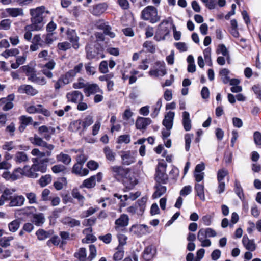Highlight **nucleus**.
Returning a JSON list of instances; mask_svg holds the SVG:
<instances>
[{
    "label": "nucleus",
    "instance_id": "1",
    "mask_svg": "<svg viewBox=\"0 0 261 261\" xmlns=\"http://www.w3.org/2000/svg\"><path fill=\"white\" fill-rule=\"evenodd\" d=\"M160 16L158 14L157 9L153 6H148L143 9L141 13V18L148 21L151 23H155L160 20Z\"/></svg>",
    "mask_w": 261,
    "mask_h": 261
},
{
    "label": "nucleus",
    "instance_id": "2",
    "mask_svg": "<svg viewBox=\"0 0 261 261\" xmlns=\"http://www.w3.org/2000/svg\"><path fill=\"white\" fill-rule=\"evenodd\" d=\"M169 23V21L168 20L164 19L159 24L154 36V39L155 41H160L161 40H164L166 36L169 35V29L164 25V24L168 25Z\"/></svg>",
    "mask_w": 261,
    "mask_h": 261
},
{
    "label": "nucleus",
    "instance_id": "3",
    "mask_svg": "<svg viewBox=\"0 0 261 261\" xmlns=\"http://www.w3.org/2000/svg\"><path fill=\"white\" fill-rule=\"evenodd\" d=\"M146 202V198L144 197H142L141 199H138L134 205L127 207V212L132 215L137 213L138 215H142L145 209Z\"/></svg>",
    "mask_w": 261,
    "mask_h": 261
},
{
    "label": "nucleus",
    "instance_id": "4",
    "mask_svg": "<svg viewBox=\"0 0 261 261\" xmlns=\"http://www.w3.org/2000/svg\"><path fill=\"white\" fill-rule=\"evenodd\" d=\"M110 170L113 176L117 180L127 176L130 171L129 168H124L121 166H111Z\"/></svg>",
    "mask_w": 261,
    "mask_h": 261
},
{
    "label": "nucleus",
    "instance_id": "5",
    "mask_svg": "<svg viewBox=\"0 0 261 261\" xmlns=\"http://www.w3.org/2000/svg\"><path fill=\"white\" fill-rule=\"evenodd\" d=\"M44 18H31V24L27 25L25 29H30L32 31H40L42 29L44 22H43Z\"/></svg>",
    "mask_w": 261,
    "mask_h": 261
},
{
    "label": "nucleus",
    "instance_id": "6",
    "mask_svg": "<svg viewBox=\"0 0 261 261\" xmlns=\"http://www.w3.org/2000/svg\"><path fill=\"white\" fill-rule=\"evenodd\" d=\"M152 123L151 119L149 117L138 116L135 122L136 129L145 130L147 127Z\"/></svg>",
    "mask_w": 261,
    "mask_h": 261
},
{
    "label": "nucleus",
    "instance_id": "7",
    "mask_svg": "<svg viewBox=\"0 0 261 261\" xmlns=\"http://www.w3.org/2000/svg\"><path fill=\"white\" fill-rule=\"evenodd\" d=\"M67 39L72 43L73 48L77 49L79 48V37L77 36L75 30L69 29L67 31Z\"/></svg>",
    "mask_w": 261,
    "mask_h": 261
},
{
    "label": "nucleus",
    "instance_id": "8",
    "mask_svg": "<svg viewBox=\"0 0 261 261\" xmlns=\"http://www.w3.org/2000/svg\"><path fill=\"white\" fill-rule=\"evenodd\" d=\"M122 183L125 187L124 192L132 190L138 184V180L134 176L127 175L123 178Z\"/></svg>",
    "mask_w": 261,
    "mask_h": 261
},
{
    "label": "nucleus",
    "instance_id": "9",
    "mask_svg": "<svg viewBox=\"0 0 261 261\" xmlns=\"http://www.w3.org/2000/svg\"><path fill=\"white\" fill-rule=\"evenodd\" d=\"M97 27L98 29L102 30L105 35L108 36L111 38L115 37V34L111 31L112 28L109 25L108 22L100 20L97 23Z\"/></svg>",
    "mask_w": 261,
    "mask_h": 261
},
{
    "label": "nucleus",
    "instance_id": "10",
    "mask_svg": "<svg viewBox=\"0 0 261 261\" xmlns=\"http://www.w3.org/2000/svg\"><path fill=\"white\" fill-rule=\"evenodd\" d=\"M154 179L155 183L166 184L168 181V176L166 173V171H162L161 169L156 168Z\"/></svg>",
    "mask_w": 261,
    "mask_h": 261
},
{
    "label": "nucleus",
    "instance_id": "11",
    "mask_svg": "<svg viewBox=\"0 0 261 261\" xmlns=\"http://www.w3.org/2000/svg\"><path fill=\"white\" fill-rule=\"evenodd\" d=\"M174 116L175 113L172 111H169L165 115L164 119L162 121V124L166 127L167 130H170L173 127Z\"/></svg>",
    "mask_w": 261,
    "mask_h": 261
},
{
    "label": "nucleus",
    "instance_id": "12",
    "mask_svg": "<svg viewBox=\"0 0 261 261\" xmlns=\"http://www.w3.org/2000/svg\"><path fill=\"white\" fill-rule=\"evenodd\" d=\"M15 172H20L22 175L26 176L29 178H37L38 176V174L34 173L32 171L28 165H25L22 169L21 168H17L14 170Z\"/></svg>",
    "mask_w": 261,
    "mask_h": 261
},
{
    "label": "nucleus",
    "instance_id": "13",
    "mask_svg": "<svg viewBox=\"0 0 261 261\" xmlns=\"http://www.w3.org/2000/svg\"><path fill=\"white\" fill-rule=\"evenodd\" d=\"M101 51H102V48L99 45H95L93 48L90 47H86V58L89 60L93 59L95 58Z\"/></svg>",
    "mask_w": 261,
    "mask_h": 261
},
{
    "label": "nucleus",
    "instance_id": "14",
    "mask_svg": "<svg viewBox=\"0 0 261 261\" xmlns=\"http://www.w3.org/2000/svg\"><path fill=\"white\" fill-rule=\"evenodd\" d=\"M66 97L68 101L76 103L80 97V100L83 101L84 96L82 93L79 91H73L66 94Z\"/></svg>",
    "mask_w": 261,
    "mask_h": 261
},
{
    "label": "nucleus",
    "instance_id": "15",
    "mask_svg": "<svg viewBox=\"0 0 261 261\" xmlns=\"http://www.w3.org/2000/svg\"><path fill=\"white\" fill-rule=\"evenodd\" d=\"M18 92L19 93H24L28 95L34 96L38 93V91L30 85H22L19 87Z\"/></svg>",
    "mask_w": 261,
    "mask_h": 261
},
{
    "label": "nucleus",
    "instance_id": "16",
    "mask_svg": "<svg viewBox=\"0 0 261 261\" xmlns=\"http://www.w3.org/2000/svg\"><path fill=\"white\" fill-rule=\"evenodd\" d=\"M68 130L72 132H79L80 135L84 134V132H81L82 127V119H79L72 121L69 124Z\"/></svg>",
    "mask_w": 261,
    "mask_h": 261
},
{
    "label": "nucleus",
    "instance_id": "17",
    "mask_svg": "<svg viewBox=\"0 0 261 261\" xmlns=\"http://www.w3.org/2000/svg\"><path fill=\"white\" fill-rule=\"evenodd\" d=\"M155 191L152 194L153 199H157L165 194L167 191V188L165 186L161 185V184L155 183L154 187Z\"/></svg>",
    "mask_w": 261,
    "mask_h": 261
},
{
    "label": "nucleus",
    "instance_id": "18",
    "mask_svg": "<svg viewBox=\"0 0 261 261\" xmlns=\"http://www.w3.org/2000/svg\"><path fill=\"white\" fill-rule=\"evenodd\" d=\"M45 11V7L44 6H41L37 7L35 9H31L30 10V13L31 18H44L43 14Z\"/></svg>",
    "mask_w": 261,
    "mask_h": 261
},
{
    "label": "nucleus",
    "instance_id": "19",
    "mask_svg": "<svg viewBox=\"0 0 261 261\" xmlns=\"http://www.w3.org/2000/svg\"><path fill=\"white\" fill-rule=\"evenodd\" d=\"M25 198L22 195L12 196L9 202V206L10 207L20 206L23 204Z\"/></svg>",
    "mask_w": 261,
    "mask_h": 261
},
{
    "label": "nucleus",
    "instance_id": "20",
    "mask_svg": "<svg viewBox=\"0 0 261 261\" xmlns=\"http://www.w3.org/2000/svg\"><path fill=\"white\" fill-rule=\"evenodd\" d=\"M182 124L186 131H189L191 129V121L190 118V114L187 111H184L182 113Z\"/></svg>",
    "mask_w": 261,
    "mask_h": 261
},
{
    "label": "nucleus",
    "instance_id": "21",
    "mask_svg": "<svg viewBox=\"0 0 261 261\" xmlns=\"http://www.w3.org/2000/svg\"><path fill=\"white\" fill-rule=\"evenodd\" d=\"M100 91V89L96 84H88L84 88V92L87 96H89L91 94H94Z\"/></svg>",
    "mask_w": 261,
    "mask_h": 261
},
{
    "label": "nucleus",
    "instance_id": "22",
    "mask_svg": "<svg viewBox=\"0 0 261 261\" xmlns=\"http://www.w3.org/2000/svg\"><path fill=\"white\" fill-rule=\"evenodd\" d=\"M49 161L48 158L41 159L39 161V163L37 164V166L35 168H33L32 171L35 173L36 171H39L41 173H45L47 170V163Z\"/></svg>",
    "mask_w": 261,
    "mask_h": 261
},
{
    "label": "nucleus",
    "instance_id": "23",
    "mask_svg": "<svg viewBox=\"0 0 261 261\" xmlns=\"http://www.w3.org/2000/svg\"><path fill=\"white\" fill-rule=\"evenodd\" d=\"M154 254L152 246L149 245L145 248L142 253V257L145 261H150L153 258Z\"/></svg>",
    "mask_w": 261,
    "mask_h": 261
},
{
    "label": "nucleus",
    "instance_id": "24",
    "mask_svg": "<svg viewBox=\"0 0 261 261\" xmlns=\"http://www.w3.org/2000/svg\"><path fill=\"white\" fill-rule=\"evenodd\" d=\"M53 233V230L46 231L43 229H39L36 232L35 234L39 240H44L49 238Z\"/></svg>",
    "mask_w": 261,
    "mask_h": 261
},
{
    "label": "nucleus",
    "instance_id": "25",
    "mask_svg": "<svg viewBox=\"0 0 261 261\" xmlns=\"http://www.w3.org/2000/svg\"><path fill=\"white\" fill-rule=\"evenodd\" d=\"M107 5L103 3L94 6L91 12L92 14L95 16H99L103 13L107 9Z\"/></svg>",
    "mask_w": 261,
    "mask_h": 261
},
{
    "label": "nucleus",
    "instance_id": "26",
    "mask_svg": "<svg viewBox=\"0 0 261 261\" xmlns=\"http://www.w3.org/2000/svg\"><path fill=\"white\" fill-rule=\"evenodd\" d=\"M121 155L122 162L123 165H129L135 162V158L130 154V151H123Z\"/></svg>",
    "mask_w": 261,
    "mask_h": 261
},
{
    "label": "nucleus",
    "instance_id": "27",
    "mask_svg": "<svg viewBox=\"0 0 261 261\" xmlns=\"http://www.w3.org/2000/svg\"><path fill=\"white\" fill-rule=\"evenodd\" d=\"M129 218L126 214H123L121 215L120 217L116 219L115 224L119 227H125L128 225Z\"/></svg>",
    "mask_w": 261,
    "mask_h": 261
},
{
    "label": "nucleus",
    "instance_id": "28",
    "mask_svg": "<svg viewBox=\"0 0 261 261\" xmlns=\"http://www.w3.org/2000/svg\"><path fill=\"white\" fill-rule=\"evenodd\" d=\"M96 185L95 176H91L89 178L85 179L80 188H86L87 189H91L93 188Z\"/></svg>",
    "mask_w": 261,
    "mask_h": 261
},
{
    "label": "nucleus",
    "instance_id": "29",
    "mask_svg": "<svg viewBox=\"0 0 261 261\" xmlns=\"http://www.w3.org/2000/svg\"><path fill=\"white\" fill-rule=\"evenodd\" d=\"M93 122L94 120L92 116H86L83 119H82V130H81V132H85Z\"/></svg>",
    "mask_w": 261,
    "mask_h": 261
},
{
    "label": "nucleus",
    "instance_id": "30",
    "mask_svg": "<svg viewBox=\"0 0 261 261\" xmlns=\"http://www.w3.org/2000/svg\"><path fill=\"white\" fill-rule=\"evenodd\" d=\"M194 189L196 192V195L199 197L201 200L204 201L205 198L204 192V185L201 184H196Z\"/></svg>",
    "mask_w": 261,
    "mask_h": 261
},
{
    "label": "nucleus",
    "instance_id": "31",
    "mask_svg": "<svg viewBox=\"0 0 261 261\" xmlns=\"http://www.w3.org/2000/svg\"><path fill=\"white\" fill-rule=\"evenodd\" d=\"M9 15L13 17H16L18 16L23 15V11L22 8H9L6 9Z\"/></svg>",
    "mask_w": 261,
    "mask_h": 261
},
{
    "label": "nucleus",
    "instance_id": "32",
    "mask_svg": "<svg viewBox=\"0 0 261 261\" xmlns=\"http://www.w3.org/2000/svg\"><path fill=\"white\" fill-rule=\"evenodd\" d=\"M32 222L37 226H41L45 222L43 214L40 213L33 214Z\"/></svg>",
    "mask_w": 261,
    "mask_h": 261
},
{
    "label": "nucleus",
    "instance_id": "33",
    "mask_svg": "<svg viewBox=\"0 0 261 261\" xmlns=\"http://www.w3.org/2000/svg\"><path fill=\"white\" fill-rule=\"evenodd\" d=\"M15 189H14L5 188L2 192V194L1 197L3 199L5 202L8 200L10 201L12 197V194L14 192H15Z\"/></svg>",
    "mask_w": 261,
    "mask_h": 261
},
{
    "label": "nucleus",
    "instance_id": "34",
    "mask_svg": "<svg viewBox=\"0 0 261 261\" xmlns=\"http://www.w3.org/2000/svg\"><path fill=\"white\" fill-rule=\"evenodd\" d=\"M74 76L73 72L69 70L64 74L61 75L59 78L62 81V84L65 85L71 82Z\"/></svg>",
    "mask_w": 261,
    "mask_h": 261
},
{
    "label": "nucleus",
    "instance_id": "35",
    "mask_svg": "<svg viewBox=\"0 0 261 261\" xmlns=\"http://www.w3.org/2000/svg\"><path fill=\"white\" fill-rule=\"evenodd\" d=\"M21 219H16L8 224V228L10 231L16 232L19 228L21 224Z\"/></svg>",
    "mask_w": 261,
    "mask_h": 261
},
{
    "label": "nucleus",
    "instance_id": "36",
    "mask_svg": "<svg viewBox=\"0 0 261 261\" xmlns=\"http://www.w3.org/2000/svg\"><path fill=\"white\" fill-rule=\"evenodd\" d=\"M234 191L241 200L244 199L243 190L240 182L236 180L234 182Z\"/></svg>",
    "mask_w": 261,
    "mask_h": 261
},
{
    "label": "nucleus",
    "instance_id": "37",
    "mask_svg": "<svg viewBox=\"0 0 261 261\" xmlns=\"http://www.w3.org/2000/svg\"><path fill=\"white\" fill-rule=\"evenodd\" d=\"M14 160L17 163L20 164L28 161V157L24 152L17 151L15 154Z\"/></svg>",
    "mask_w": 261,
    "mask_h": 261
},
{
    "label": "nucleus",
    "instance_id": "38",
    "mask_svg": "<svg viewBox=\"0 0 261 261\" xmlns=\"http://www.w3.org/2000/svg\"><path fill=\"white\" fill-rule=\"evenodd\" d=\"M67 184V179L65 177L59 178L57 181L54 182V187L58 190H61L63 188V185L66 186Z\"/></svg>",
    "mask_w": 261,
    "mask_h": 261
},
{
    "label": "nucleus",
    "instance_id": "39",
    "mask_svg": "<svg viewBox=\"0 0 261 261\" xmlns=\"http://www.w3.org/2000/svg\"><path fill=\"white\" fill-rule=\"evenodd\" d=\"M14 98L15 95L13 93L8 95L9 102H7L6 103L3 104L4 106L2 108L3 110L7 111L13 108L14 105L12 103V101L14 100Z\"/></svg>",
    "mask_w": 261,
    "mask_h": 261
},
{
    "label": "nucleus",
    "instance_id": "40",
    "mask_svg": "<svg viewBox=\"0 0 261 261\" xmlns=\"http://www.w3.org/2000/svg\"><path fill=\"white\" fill-rule=\"evenodd\" d=\"M129 231L137 236H141L143 234H145L140 224L133 225L129 228Z\"/></svg>",
    "mask_w": 261,
    "mask_h": 261
},
{
    "label": "nucleus",
    "instance_id": "41",
    "mask_svg": "<svg viewBox=\"0 0 261 261\" xmlns=\"http://www.w3.org/2000/svg\"><path fill=\"white\" fill-rule=\"evenodd\" d=\"M51 176L50 174L42 176L39 180V184L40 187H44L51 182Z\"/></svg>",
    "mask_w": 261,
    "mask_h": 261
},
{
    "label": "nucleus",
    "instance_id": "42",
    "mask_svg": "<svg viewBox=\"0 0 261 261\" xmlns=\"http://www.w3.org/2000/svg\"><path fill=\"white\" fill-rule=\"evenodd\" d=\"M103 152L106 155V159L111 162L115 160V153L108 147L106 146L103 149Z\"/></svg>",
    "mask_w": 261,
    "mask_h": 261
},
{
    "label": "nucleus",
    "instance_id": "43",
    "mask_svg": "<svg viewBox=\"0 0 261 261\" xmlns=\"http://www.w3.org/2000/svg\"><path fill=\"white\" fill-rule=\"evenodd\" d=\"M57 160L59 162H61L65 165H68L71 161L70 156L67 154L61 153L57 156Z\"/></svg>",
    "mask_w": 261,
    "mask_h": 261
},
{
    "label": "nucleus",
    "instance_id": "44",
    "mask_svg": "<svg viewBox=\"0 0 261 261\" xmlns=\"http://www.w3.org/2000/svg\"><path fill=\"white\" fill-rule=\"evenodd\" d=\"M86 250L85 248H81L78 252L74 253V257L77 258L80 261H87Z\"/></svg>",
    "mask_w": 261,
    "mask_h": 261
},
{
    "label": "nucleus",
    "instance_id": "45",
    "mask_svg": "<svg viewBox=\"0 0 261 261\" xmlns=\"http://www.w3.org/2000/svg\"><path fill=\"white\" fill-rule=\"evenodd\" d=\"M29 140L34 145H35L36 146H41V147L43 146V145L45 142V141H43L41 138L38 137L36 134L34 135V137L33 138L30 137L29 138Z\"/></svg>",
    "mask_w": 261,
    "mask_h": 261
},
{
    "label": "nucleus",
    "instance_id": "46",
    "mask_svg": "<svg viewBox=\"0 0 261 261\" xmlns=\"http://www.w3.org/2000/svg\"><path fill=\"white\" fill-rule=\"evenodd\" d=\"M155 65L159 67L161 73V76H163L167 74L165 63L163 61H157L155 62Z\"/></svg>",
    "mask_w": 261,
    "mask_h": 261
},
{
    "label": "nucleus",
    "instance_id": "47",
    "mask_svg": "<svg viewBox=\"0 0 261 261\" xmlns=\"http://www.w3.org/2000/svg\"><path fill=\"white\" fill-rule=\"evenodd\" d=\"M116 249L117 251L114 253L113 258L115 261H119L123 257L124 251L123 248L117 247Z\"/></svg>",
    "mask_w": 261,
    "mask_h": 261
},
{
    "label": "nucleus",
    "instance_id": "48",
    "mask_svg": "<svg viewBox=\"0 0 261 261\" xmlns=\"http://www.w3.org/2000/svg\"><path fill=\"white\" fill-rule=\"evenodd\" d=\"M19 53V51L17 48L6 50L2 54V55L5 58H8L10 56H15Z\"/></svg>",
    "mask_w": 261,
    "mask_h": 261
},
{
    "label": "nucleus",
    "instance_id": "49",
    "mask_svg": "<svg viewBox=\"0 0 261 261\" xmlns=\"http://www.w3.org/2000/svg\"><path fill=\"white\" fill-rule=\"evenodd\" d=\"M143 47L147 49V51L153 54L155 52V46L150 41H146L143 44Z\"/></svg>",
    "mask_w": 261,
    "mask_h": 261
},
{
    "label": "nucleus",
    "instance_id": "50",
    "mask_svg": "<svg viewBox=\"0 0 261 261\" xmlns=\"http://www.w3.org/2000/svg\"><path fill=\"white\" fill-rule=\"evenodd\" d=\"M96 255V249L94 245H89V255L87 261H92Z\"/></svg>",
    "mask_w": 261,
    "mask_h": 261
},
{
    "label": "nucleus",
    "instance_id": "51",
    "mask_svg": "<svg viewBox=\"0 0 261 261\" xmlns=\"http://www.w3.org/2000/svg\"><path fill=\"white\" fill-rule=\"evenodd\" d=\"M67 168L65 166L61 164L56 165L51 167L52 171L56 174L60 172H63L65 174L66 173L65 170Z\"/></svg>",
    "mask_w": 261,
    "mask_h": 261
},
{
    "label": "nucleus",
    "instance_id": "52",
    "mask_svg": "<svg viewBox=\"0 0 261 261\" xmlns=\"http://www.w3.org/2000/svg\"><path fill=\"white\" fill-rule=\"evenodd\" d=\"M99 71L101 73L106 74L108 72V63L106 60L102 61L99 65Z\"/></svg>",
    "mask_w": 261,
    "mask_h": 261
},
{
    "label": "nucleus",
    "instance_id": "53",
    "mask_svg": "<svg viewBox=\"0 0 261 261\" xmlns=\"http://www.w3.org/2000/svg\"><path fill=\"white\" fill-rule=\"evenodd\" d=\"M59 235L62 239L61 245H65L67 243V240L70 239V234L67 231H60Z\"/></svg>",
    "mask_w": 261,
    "mask_h": 261
},
{
    "label": "nucleus",
    "instance_id": "54",
    "mask_svg": "<svg viewBox=\"0 0 261 261\" xmlns=\"http://www.w3.org/2000/svg\"><path fill=\"white\" fill-rule=\"evenodd\" d=\"M19 70L25 73V75L28 77L36 69L34 67H32L29 65H27L21 66Z\"/></svg>",
    "mask_w": 261,
    "mask_h": 261
},
{
    "label": "nucleus",
    "instance_id": "55",
    "mask_svg": "<svg viewBox=\"0 0 261 261\" xmlns=\"http://www.w3.org/2000/svg\"><path fill=\"white\" fill-rule=\"evenodd\" d=\"M86 72L88 75H94L96 73V67L91 66V62L85 64Z\"/></svg>",
    "mask_w": 261,
    "mask_h": 261
},
{
    "label": "nucleus",
    "instance_id": "56",
    "mask_svg": "<svg viewBox=\"0 0 261 261\" xmlns=\"http://www.w3.org/2000/svg\"><path fill=\"white\" fill-rule=\"evenodd\" d=\"M71 194L72 197L74 198L77 199L79 202H83L84 200L85 199L84 196L80 194L78 189L76 188H74L72 190Z\"/></svg>",
    "mask_w": 261,
    "mask_h": 261
},
{
    "label": "nucleus",
    "instance_id": "57",
    "mask_svg": "<svg viewBox=\"0 0 261 261\" xmlns=\"http://www.w3.org/2000/svg\"><path fill=\"white\" fill-rule=\"evenodd\" d=\"M130 141V135L128 134H125L120 135L119 136L117 142L119 144H121L124 143L125 144H128Z\"/></svg>",
    "mask_w": 261,
    "mask_h": 261
},
{
    "label": "nucleus",
    "instance_id": "58",
    "mask_svg": "<svg viewBox=\"0 0 261 261\" xmlns=\"http://www.w3.org/2000/svg\"><path fill=\"white\" fill-rule=\"evenodd\" d=\"M217 52V54L221 53L223 56H228L229 58V51L224 44L218 45Z\"/></svg>",
    "mask_w": 261,
    "mask_h": 261
},
{
    "label": "nucleus",
    "instance_id": "59",
    "mask_svg": "<svg viewBox=\"0 0 261 261\" xmlns=\"http://www.w3.org/2000/svg\"><path fill=\"white\" fill-rule=\"evenodd\" d=\"M193 136V134H186L185 135V150L188 151L190 148V145L191 143V139Z\"/></svg>",
    "mask_w": 261,
    "mask_h": 261
},
{
    "label": "nucleus",
    "instance_id": "60",
    "mask_svg": "<svg viewBox=\"0 0 261 261\" xmlns=\"http://www.w3.org/2000/svg\"><path fill=\"white\" fill-rule=\"evenodd\" d=\"M119 245L117 247L123 248V246L126 244L127 237L124 234H120L118 236Z\"/></svg>",
    "mask_w": 261,
    "mask_h": 261
},
{
    "label": "nucleus",
    "instance_id": "61",
    "mask_svg": "<svg viewBox=\"0 0 261 261\" xmlns=\"http://www.w3.org/2000/svg\"><path fill=\"white\" fill-rule=\"evenodd\" d=\"M252 90L256 96V98L261 100V85L260 84L254 85L252 87Z\"/></svg>",
    "mask_w": 261,
    "mask_h": 261
},
{
    "label": "nucleus",
    "instance_id": "62",
    "mask_svg": "<svg viewBox=\"0 0 261 261\" xmlns=\"http://www.w3.org/2000/svg\"><path fill=\"white\" fill-rule=\"evenodd\" d=\"M96 221V218L94 217H92L88 219H86L83 221V225L85 226L92 227L95 224Z\"/></svg>",
    "mask_w": 261,
    "mask_h": 261
},
{
    "label": "nucleus",
    "instance_id": "63",
    "mask_svg": "<svg viewBox=\"0 0 261 261\" xmlns=\"http://www.w3.org/2000/svg\"><path fill=\"white\" fill-rule=\"evenodd\" d=\"M37 107L38 108L37 113L41 114L46 117H48L50 115V112L47 109L44 108L42 105L38 104Z\"/></svg>",
    "mask_w": 261,
    "mask_h": 261
},
{
    "label": "nucleus",
    "instance_id": "64",
    "mask_svg": "<svg viewBox=\"0 0 261 261\" xmlns=\"http://www.w3.org/2000/svg\"><path fill=\"white\" fill-rule=\"evenodd\" d=\"M253 139L255 144L256 145H261V133L255 131L253 134Z\"/></svg>",
    "mask_w": 261,
    "mask_h": 261
}]
</instances>
